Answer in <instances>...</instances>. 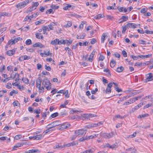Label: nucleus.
<instances>
[{
	"label": "nucleus",
	"mask_w": 153,
	"mask_h": 153,
	"mask_svg": "<svg viewBox=\"0 0 153 153\" xmlns=\"http://www.w3.org/2000/svg\"><path fill=\"white\" fill-rule=\"evenodd\" d=\"M51 84L50 81L46 78L42 80V85L40 89V92H43L44 91V87L48 90H49L51 89Z\"/></svg>",
	"instance_id": "nucleus-1"
},
{
	"label": "nucleus",
	"mask_w": 153,
	"mask_h": 153,
	"mask_svg": "<svg viewBox=\"0 0 153 153\" xmlns=\"http://www.w3.org/2000/svg\"><path fill=\"white\" fill-rule=\"evenodd\" d=\"M61 125V124L60 123V121H57L52 122L50 124L48 125L47 127L48 128V130H50L53 127Z\"/></svg>",
	"instance_id": "nucleus-2"
},
{
	"label": "nucleus",
	"mask_w": 153,
	"mask_h": 153,
	"mask_svg": "<svg viewBox=\"0 0 153 153\" xmlns=\"http://www.w3.org/2000/svg\"><path fill=\"white\" fill-rule=\"evenodd\" d=\"M113 83L111 82L108 83L106 87L105 90L104 89L103 90V92L106 94H109L111 92V87L112 86Z\"/></svg>",
	"instance_id": "nucleus-3"
},
{
	"label": "nucleus",
	"mask_w": 153,
	"mask_h": 153,
	"mask_svg": "<svg viewBox=\"0 0 153 153\" xmlns=\"http://www.w3.org/2000/svg\"><path fill=\"white\" fill-rule=\"evenodd\" d=\"M29 2V0H26L25 1L21 2L18 3L16 5V7L17 8L21 9L25 7V6Z\"/></svg>",
	"instance_id": "nucleus-4"
},
{
	"label": "nucleus",
	"mask_w": 153,
	"mask_h": 153,
	"mask_svg": "<svg viewBox=\"0 0 153 153\" xmlns=\"http://www.w3.org/2000/svg\"><path fill=\"white\" fill-rule=\"evenodd\" d=\"M118 146V144L117 143H115L111 145L109 143H106L104 146L105 148H109L112 149H116Z\"/></svg>",
	"instance_id": "nucleus-5"
},
{
	"label": "nucleus",
	"mask_w": 153,
	"mask_h": 153,
	"mask_svg": "<svg viewBox=\"0 0 153 153\" xmlns=\"http://www.w3.org/2000/svg\"><path fill=\"white\" fill-rule=\"evenodd\" d=\"M86 130L83 129L77 130L75 131V134L77 136L79 137L82 136L84 134Z\"/></svg>",
	"instance_id": "nucleus-6"
},
{
	"label": "nucleus",
	"mask_w": 153,
	"mask_h": 153,
	"mask_svg": "<svg viewBox=\"0 0 153 153\" xmlns=\"http://www.w3.org/2000/svg\"><path fill=\"white\" fill-rule=\"evenodd\" d=\"M145 80L146 82L153 81V74L151 73L146 74V79Z\"/></svg>",
	"instance_id": "nucleus-7"
},
{
	"label": "nucleus",
	"mask_w": 153,
	"mask_h": 153,
	"mask_svg": "<svg viewBox=\"0 0 153 153\" xmlns=\"http://www.w3.org/2000/svg\"><path fill=\"white\" fill-rule=\"evenodd\" d=\"M42 80L40 77H39L36 80V87L39 88V92H40L41 89V83L42 82Z\"/></svg>",
	"instance_id": "nucleus-8"
},
{
	"label": "nucleus",
	"mask_w": 153,
	"mask_h": 153,
	"mask_svg": "<svg viewBox=\"0 0 153 153\" xmlns=\"http://www.w3.org/2000/svg\"><path fill=\"white\" fill-rule=\"evenodd\" d=\"M126 26L128 27V28H135L137 27V25L135 24L129 23L126 24Z\"/></svg>",
	"instance_id": "nucleus-9"
},
{
	"label": "nucleus",
	"mask_w": 153,
	"mask_h": 153,
	"mask_svg": "<svg viewBox=\"0 0 153 153\" xmlns=\"http://www.w3.org/2000/svg\"><path fill=\"white\" fill-rule=\"evenodd\" d=\"M128 19V16H123L121 17V18L119 19L120 23H121L126 21V19Z\"/></svg>",
	"instance_id": "nucleus-10"
},
{
	"label": "nucleus",
	"mask_w": 153,
	"mask_h": 153,
	"mask_svg": "<svg viewBox=\"0 0 153 153\" xmlns=\"http://www.w3.org/2000/svg\"><path fill=\"white\" fill-rule=\"evenodd\" d=\"M64 146H63L61 144H58L53 146V148L54 149H61L64 148Z\"/></svg>",
	"instance_id": "nucleus-11"
},
{
	"label": "nucleus",
	"mask_w": 153,
	"mask_h": 153,
	"mask_svg": "<svg viewBox=\"0 0 153 153\" xmlns=\"http://www.w3.org/2000/svg\"><path fill=\"white\" fill-rule=\"evenodd\" d=\"M32 46L33 47H39L40 48H43L44 47V45L39 42L34 44Z\"/></svg>",
	"instance_id": "nucleus-12"
},
{
	"label": "nucleus",
	"mask_w": 153,
	"mask_h": 153,
	"mask_svg": "<svg viewBox=\"0 0 153 153\" xmlns=\"http://www.w3.org/2000/svg\"><path fill=\"white\" fill-rule=\"evenodd\" d=\"M57 22H52L50 23L48 25L50 30H53V26L57 25Z\"/></svg>",
	"instance_id": "nucleus-13"
},
{
	"label": "nucleus",
	"mask_w": 153,
	"mask_h": 153,
	"mask_svg": "<svg viewBox=\"0 0 153 153\" xmlns=\"http://www.w3.org/2000/svg\"><path fill=\"white\" fill-rule=\"evenodd\" d=\"M29 59V57L27 56L24 55L20 57L19 58V61H21L24 60L28 59Z\"/></svg>",
	"instance_id": "nucleus-14"
},
{
	"label": "nucleus",
	"mask_w": 153,
	"mask_h": 153,
	"mask_svg": "<svg viewBox=\"0 0 153 153\" xmlns=\"http://www.w3.org/2000/svg\"><path fill=\"white\" fill-rule=\"evenodd\" d=\"M113 84L115 85L114 88L118 92H119L122 91L121 89H120L118 87L117 84L115 82H113Z\"/></svg>",
	"instance_id": "nucleus-15"
},
{
	"label": "nucleus",
	"mask_w": 153,
	"mask_h": 153,
	"mask_svg": "<svg viewBox=\"0 0 153 153\" xmlns=\"http://www.w3.org/2000/svg\"><path fill=\"white\" fill-rule=\"evenodd\" d=\"M72 40H69L67 39L63 40V44H67L68 46L72 43Z\"/></svg>",
	"instance_id": "nucleus-16"
},
{
	"label": "nucleus",
	"mask_w": 153,
	"mask_h": 153,
	"mask_svg": "<svg viewBox=\"0 0 153 153\" xmlns=\"http://www.w3.org/2000/svg\"><path fill=\"white\" fill-rule=\"evenodd\" d=\"M15 52V51L13 49L11 50H9L7 51V54L8 56H11L13 55V54Z\"/></svg>",
	"instance_id": "nucleus-17"
},
{
	"label": "nucleus",
	"mask_w": 153,
	"mask_h": 153,
	"mask_svg": "<svg viewBox=\"0 0 153 153\" xmlns=\"http://www.w3.org/2000/svg\"><path fill=\"white\" fill-rule=\"evenodd\" d=\"M104 16L102 14H99L94 17V19H99L101 18H103Z\"/></svg>",
	"instance_id": "nucleus-18"
},
{
	"label": "nucleus",
	"mask_w": 153,
	"mask_h": 153,
	"mask_svg": "<svg viewBox=\"0 0 153 153\" xmlns=\"http://www.w3.org/2000/svg\"><path fill=\"white\" fill-rule=\"evenodd\" d=\"M39 152L40 151L38 149H35L29 150L28 152L29 153H39Z\"/></svg>",
	"instance_id": "nucleus-19"
},
{
	"label": "nucleus",
	"mask_w": 153,
	"mask_h": 153,
	"mask_svg": "<svg viewBox=\"0 0 153 153\" xmlns=\"http://www.w3.org/2000/svg\"><path fill=\"white\" fill-rule=\"evenodd\" d=\"M59 42V39H56L52 41L51 42V44L53 45H58V43Z\"/></svg>",
	"instance_id": "nucleus-20"
},
{
	"label": "nucleus",
	"mask_w": 153,
	"mask_h": 153,
	"mask_svg": "<svg viewBox=\"0 0 153 153\" xmlns=\"http://www.w3.org/2000/svg\"><path fill=\"white\" fill-rule=\"evenodd\" d=\"M118 10L120 12H122L124 11L125 12H127V9H126V7H120V8L118 7Z\"/></svg>",
	"instance_id": "nucleus-21"
},
{
	"label": "nucleus",
	"mask_w": 153,
	"mask_h": 153,
	"mask_svg": "<svg viewBox=\"0 0 153 153\" xmlns=\"http://www.w3.org/2000/svg\"><path fill=\"white\" fill-rule=\"evenodd\" d=\"M67 128V126L65 125V124H64L60 125L59 128V129L61 130H62L64 129Z\"/></svg>",
	"instance_id": "nucleus-22"
},
{
	"label": "nucleus",
	"mask_w": 153,
	"mask_h": 153,
	"mask_svg": "<svg viewBox=\"0 0 153 153\" xmlns=\"http://www.w3.org/2000/svg\"><path fill=\"white\" fill-rule=\"evenodd\" d=\"M22 145H23V144H22V143H18L14 146V147H13V150H16V149H15V148L19 147L21 146H22Z\"/></svg>",
	"instance_id": "nucleus-23"
},
{
	"label": "nucleus",
	"mask_w": 153,
	"mask_h": 153,
	"mask_svg": "<svg viewBox=\"0 0 153 153\" xmlns=\"http://www.w3.org/2000/svg\"><path fill=\"white\" fill-rule=\"evenodd\" d=\"M36 38L38 39H42L43 38V36L41 35V33H36Z\"/></svg>",
	"instance_id": "nucleus-24"
},
{
	"label": "nucleus",
	"mask_w": 153,
	"mask_h": 153,
	"mask_svg": "<svg viewBox=\"0 0 153 153\" xmlns=\"http://www.w3.org/2000/svg\"><path fill=\"white\" fill-rule=\"evenodd\" d=\"M106 35L105 33L103 34L101 37V42L102 43H103L105 40V38Z\"/></svg>",
	"instance_id": "nucleus-25"
},
{
	"label": "nucleus",
	"mask_w": 153,
	"mask_h": 153,
	"mask_svg": "<svg viewBox=\"0 0 153 153\" xmlns=\"http://www.w3.org/2000/svg\"><path fill=\"white\" fill-rule=\"evenodd\" d=\"M115 65V61L114 60L112 59L110 63V66L111 68H113Z\"/></svg>",
	"instance_id": "nucleus-26"
},
{
	"label": "nucleus",
	"mask_w": 153,
	"mask_h": 153,
	"mask_svg": "<svg viewBox=\"0 0 153 153\" xmlns=\"http://www.w3.org/2000/svg\"><path fill=\"white\" fill-rule=\"evenodd\" d=\"M124 70V68L123 67L120 66L117 68L116 71L118 72H120Z\"/></svg>",
	"instance_id": "nucleus-27"
},
{
	"label": "nucleus",
	"mask_w": 153,
	"mask_h": 153,
	"mask_svg": "<svg viewBox=\"0 0 153 153\" xmlns=\"http://www.w3.org/2000/svg\"><path fill=\"white\" fill-rule=\"evenodd\" d=\"M42 134L36 135L34 136V137H35V140H39L40 139L42 138Z\"/></svg>",
	"instance_id": "nucleus-28"
},
{
	"label": "nucleus",
	"mask_w": 153,
	"mask_h": 153,
	"mask_svg": "<svg viewBox=\"0 0 153 153\" xmlns=\"http://www.w3.org/2000/svg\"><path fill=\"white\" fill-rule=\"evenodd\" d=\"M14 44V42L13 41V39H10L8 42L6 46V48H7V46H8L9 45H12Z\"/></svg>",
	"instance_id": "nucleus-29"
},
{
	"label": "nucleus",
	"mask_w": 153,
	"mask_h": 153,
	"mask_svg": "<svg viewBox=\"0 0 153 153\" xmlns=\"http://www.w3.org/2000/svg\"><path fill=\"white\" fill-rule=\"evenodd\" d=\"M98 134H94L93 135H91L88 137L87 136L88 140L97 137Z\"/></svg>",
	"instance_id": "nucleus-30"
},
{
	"label": "nucleus",
	"mask_w": 153,
	"mask_h": 153,
	"mask_svg": "<svg viewBox=\"0 0 153 153\" xmlns=\"http://www.w3.org/2000/svg\"><path fill=\"white\" fill-rule=\"evenodd\" d=\"M85 140H88L87 136L83 137L80 138L79 140L80 142H83Z\"/></svg>",
	"instance_id": "nucleus-31"
},
{
	"label": "nucleus",
	"mask_w": 153,
	"mask_h": 153,
	"mask_svg": "<svg viewBox=\"0 0 153 153\" xmlns=\"http://www.w3.org/2000/svg\"><path fill=\"white\" fill-rule=\"evenodd\" d=\"M85 36L86 34L84 33L82 36L77 35L76 37L77 39H83Z\"/></svg>",
	"instance_id": "nucleus-32"
},
{
	"label": "nucleus",
	"mask_w": 153,
	"mask_h": 153,
	"mask_svg": "<svg viewBox=\"0 0 153 153\" xmlns=\"http://www.w3.org/2000/svg\"><path fill=\"white\" fill-rule=\"evenodd\" d=\"M114 135V133L113 132L109 133H107L108 138H110L113 137Z\"/></svg>",
	"instance_id": "nucleus-33"
},
{
	"label": "nucleus",
	"mask_w": 153,
	"mask_h": 153,
	"mask_svg": "<svg viewBox=\"0 0 153 153\" xmlns=\"http://www.w3.org/2000/svg\"><path fill=\"white\" fill-rule=\"evenodd\" d=\"M123 30L122 31V33L124 34L126 30L128 28V27L126 26V25L124 26H123L122 27Z\"/></svg>",
	"instance_id": "nucleus-34"
},
{
	"label": "nucleus",
	"mask_w": 153,
	"mask_h": 153,
	"mask_svg": "<svg viewBox=\"0 0 153 153\" xmlns=\"http://www.w3.org/2000/svg\"><path fill=\"white\" fill-rule=\"evenodd\" d=\"M19 74H17V73H16L15 74V76L14 77H13L12 79H13L15 78V77L16 76L17 77L16 78V79H15V81H17L19 80Z\"/></svg>",
	"instance_id": "nucleus-35"
},
{
	"label": "nucleus",
	"mask_w": 153,
	"mask_h": 153,
	"mask_svg": "<svg viewBox=\"0 0 153 153\" xmlns=\"http://www.w3.org/2000/svg\"><path fill=\"white\" fill-rule=\"evenodd\" d=\"M86 116L87 117H97V115H96L94 114H86Z\"/></svg>",
	"instance_id": "nucleus-36"
},
{
	"label": "nucleus",
	"mask_w": 153,
	"mask_h": 153,
	"mask_svg": "<svg viewBox=\"0 0 153 153\" xmlns=\"http://www.w3.org/2000/svg\"><path fill=\"white\" fill-rule=\"evenodd\" d=\"M67 6L64 7L63 9L65 10H67L69 8H71V5L69 4H66Z\"/></svg>",
	"instance_id": "nucleus-37"
},
{
	"label": "nucleus",
	"mask_w": 153,
	"mask_h": 153,
	"mask_svg": "<svg viewBox=\"0 0 153 153\" xmlns=\"http://www.w3.org/2000/svg\"><path fill=\"white\" fill-rule=\"evenodd\" d=\"M101 136L103 138H108L107 133H103L101 134Z\"/></svg>",
	"instance_id": "nucleus-38"
},
{
	"label": "nucleus",
	"mask_w": 153,
	"mask_h": 153,
	"mask_svg": "<svg viewBox=\"0 0 153 153\" xmlns=\"http://www.w3.org/2000/svg\"><path fill=\"white\" fill-rule=\"evenodd\" d=\"M81 112V111H78L77 110H74V109H72L70 111V113L71 114H73L74 112Z\"/></svg>",
	"instance_id": "nucleus-39"
},
{
	"label": "nucleus",
	"mask_w": 153,
	"mask_h": 153,
	"mask_svg": "<svg viewBox=\"0 0 153 153\" xmlns=\"http://www.w3.org/2000/svg\"><path fill=\"white\" fill-rule=\"evenodd\" d=\"M22 137V135L18 134L16 135L14 137V138L16 140H18L21 139Z\"/></svg>",
	"instance_id": "nucleus-40"
},
{
	"label": "nucleus",
	"mask_w": 153,
	"mask_h": 153,
	"mask_svg": "<svg viewBox=\"0 0 153 153\" xmlns=\"http://www.w3.org/2000/svg\"><path fill=\"white\" fill-rule=\"evenodd\" d=\"M25 44L26 45H30L32 44V42L30 39H27L25 42Z\"/></svg>",
	"instance_id": "nucleus-41"
},
{
	"label": "nucleus",
	"mask_w": 153,
	"mask_h": 153,
	"mask_svg": "<svg viewBox=\"0 0 153 153\" xmlns=\"http://www.w3.org/2000/svg\"><path fill=\"white\" fill-rule=\"evenodd\" d=\"M7 91L6 90H2L0 91V97H2L4 95V94L6 93Z\"/></svg>",
	"instance_id": "nucleus-42"
},
{
	"label": "nucleus",
	"mask_w": 153,
	"mask_h": 153,
	"mask_svg": "<svg viewBox=\"0 0 153 153\" xmlns=\"http://www.w3.org/2000/svg\"><path fill=\"white\" fill-rule=\"evenodd\" d=\"M13 66L11 65H10L7 67V70L8 71H13Z\"/></svg>",
	"instance_id": "nucleus-43"
},
{
	"label": "nucleus",
	"mask_w": 153,
	"mask_h": 153,
	"mask_svg": "<svg viewBox=\"0 0 153 153\" xmlns=\"http://www.w3.org/2000/svg\"><path fill=\"white\" fill-rule=\"evenodd\" d=\"M144 32L148 34H151L153 33V31H150L148 30H146Z\"/></svg>",
	"instance_id": "nucleus-44"
},
{
	"label": "nucleus",
	"mask_w": 153,
	"mask_h": 153,
	"mask_svg": "<svg viewBox=\"0 0 153 153\" xmlns=\"http://www.w3.org/2000/svg\"><path fill=\"white\" fill-rule=\"evenodd\" d=\"M42 29L43 30H45V31H49L50 30L49 27L47 26L42 27Z\"/></svg>",
	"instance_id": "nucleus-45"
},
{
	"label": "nucleus",
	"mask_w": 153,
	"mask_h": 153,
	"mask_svg": "<svg viewBox=\"0 0 153 153\" xmlns=\"http://www.w3.org/2000/svg\"><path fill=\"white\" fill-rule=\"evenodd\" d=\"M22 80L24 83L26 84H27L28 83V79L27 78H23Z\"/></svg>",
	"instance_id": "nucleus-46"
},
{
	"label": "nucleus",
	"mask_w": 153,
	"mask_h": 153,
	"mask_svg": "<svg viewBox=\"0 0 153 153\" xmlns=\"http://www.w3.org/2000/svg\"><path fill=\"white\" fill-rule=\"evenodd\" d=\"M72 25V22L70 21H68V23L66 25V26L65 27H70Z\"/></svg>",
	"instance_id": "nucleus-47"
},
{
	"label": "nucleus",
	"mask_w": 153,
	"mask_h": 153,
	"mask_svg": "<svg viewBox=\"0 0 153 153\" xmlns=\"http://www.w3.org/2000/svg\"><path fill=\"white\" fill-rule=\"evenodd\" d=\"M44 22L43 20H39L35 22V24L36 25H39L40 24L43 23Z\"/></svg>",
	"instance_id": "nucleus-48"
},
{
	"label": "nucleus",
	"mask_w": 153,
	"mask_h": 153,
	"mask_svg": "<svg viewBox=\"0 0 153 153\" xmlns=\"http://www.w3.org/2000/svg\"><path fill=\"white\" fill-rule=\"evenodd\" d=\"M130 57L134 60H136L138 59V56H137L134 55H131L130 56Z\"/></svg>",
	"instance_id": "nucleus-49"
},
{
	"label": "nucleus",
	"mask_w": 153,
	"mask_h": 153,
	"mask_svg": "<svg viewBox=\"0 0 153 153\" xmlns=\"http://www.w3.org/2000/svg\"><path fill=\"white\" fill-rule=\"evenodd\" d=\"M58 112H56V113H55L53 114H52L51 115V116L52 117V118H54L56 117H57V116H58Z\"/></svg>",
	"instance_id": "nucleus-50"
},
{
	"label": "nucleus",
	"mask_w": 153,
	"mask_h": 153,
	"mask_svg": "<svg viewBox=\"0 0 153 153\" xmlns=\"http://www.w3.org/2000/svg\"><path fill=\"white\" fill-rule=\"evenodd\" d=\"M98 89L96 88L95 90H92L91 92L92 94H95L96 92L98 91Z\"/></svg>",
	"instance_id": "nucleus-51"
},
{
	"label": "nucleus",
	"mask_w": 153,
	"mask_h": 153,
	"mask_svg": "<svg viewBox=\"0 0 153 153\" xmlns=\"http://www.w3.org/2000/svg\"><path fill=\"white\" fill-rule=\"evenodd\" d=\"M53 10L52 9H50L49 10H48L46 12V14H50L51 13H53Z\"/></svg>",
	"instance_id": "nucleus-52"
},
{
	"label": "nucleus",
	"mask_w": 153,
	"mask_h": 153,
	"mask_svg": "<svg viewBox=\"0 0 153 153\" xmlns=\"http://www.w3.org/2000/svg\"><path fill=\"white\" fill-rule=\"evenodd\" d=\"M92 152V150L91 149H89L85 151L81 152V153H89Z\"/></svg>",
	"instance_id": "nucleus-53"
},
{
	"label": "nucleus",
	"mask_w": 153,
	"mask_h": 153,
	"mask_svg": "<svg viewBox=\"0 0 153 153\" xmlns=\"http://www.w3.org/2000/svg\"><path fill=\"white\" fill-rule=\"evenodd\" d=\"M147 9L146 8H144L141 9L140 12L142 13H144L147 11Z\"/></svg>",
	"instance_id": "nucleus-54"
},
{
	"label": "nucleus",
	"mask_w": 153,
	"mask_h": 153,
	"mask_svg": "<svg viewBox=\"0 0 153 153\" xmlns=\"http://www.w3.org/2000/svg\"><path fill=\"white\" fill-rule=\"evenodd\" d=\"M12 85L11 83H8L6 86V87L8 89H10L11 88Z\"/></svg>",
	"instance_id": "nucleus-55"
},
{
	"label": "nucleus",
	"mask_w": 153,
	"mask_h": 153,
	"mask_svg": "<svg viewBox=\"0 0 153 153\" xmlns=\"http://www.w3.org/2000/svg\"><path fill=\"white\" fill-rule=\"evenodd\" d=\"M45 68L46 70L49 71H50L51 70V67L50 66H47L46 65H45Z\"/></svg>",
	"instance_id": "nucleus-56"
},
{
	"label": "nucleus",
	"mask_w": 153,
	"mask_h": 153,
	"mask_svg": "<svg viewBox=\"0 0 153 153\" xmlns=\"http://www.w3.org/2000/svg\"><path fill=\"white\" fill-rule=\"evenodd\" d=\"M105 59V57L102 55H100L99 57V60L100 61H103Z\"/></svg>",
	"instance_id": "nucleus-57"
},
{
	"label": "nucleus",
	"mask_w": 153,
	"mask_h": 153,
	"mask_svg": "<svg viewBox=\"0 0 153 153\" xmlns=\"http://www.w3.org/2000/svg\"><path fill=\"white\" fill-rule=\"evenodd\" d=\"M65 50L66 51H68V53L69 54H70L71 53V49L69 48L68 47H66L65 48Z\"/></svg>",
	"instance_id": "nucleus-58"
},
{
	"label": "nucleus",
	"mask_w": 153,
	"mask_h": 153,
	"mask_svg": "<svg viewBox=\"0 0 153 153\" xmlns=\"http://www.w3.org/2000/svg\"><path fill=\"white\" fill-rule=\"evenodd\" d=\"M122 53L124 57H126L127 56V53L125 51H122Z\"/></svg>",
	"instance_id": "nucleus-59"
},
{
	"label": "nucleus",
	"mask_w": 153,
	"mask_h": 153,
	"mask_svg": "<svg viewBox=\"0 0 153 153\" xmlns=\"http://www.w3.org/2000/svg\"><path fill=\"white\" fill-rule=\"evenodd\" d=\"M39 4L38 2H36L34 3L32 7H33L34 8L35 7H36V8L38 6Z\"/></svg>",
	"instance_id": "nucleus-60"
},
{
	"label": "nucleus",
	"mask_w": 153,
	"mask_h": 153,
	"mask_svg": "<svg viewBox=\"0 0 153 153\" xmlns=\"http://www.w3.org/2000/svg\"><path fill=\"white\" fill-rule=\"evenodd\" d=\"M46 7H44L42 6L40 7L39 8L40 10L42 12H43L44 10L45 9V8Z\"/></svg>",
	"instance_id": "nucleus-61"
},
{
	"label": "nucleus",
	"mask_w": 153,
	"mask_h": 153,
	"mask_svg": "<svg viewBox=\"0 0 153 153\" xmlns=\"http://www.w3.org/2000/svg\"><path fill=\"white\" fill-rule=\"evenodd\" d=\"M97 42L95 38H93L91 41V44H94Z\"/></svg>",
	"instance_id": "nucleus-62"
},
{
	"label": "nucleus",
	"mask_w": 153,
	"mask_h": 153,
	"mask_svg": "<svg viewBox=\"0 0 153 153\" xmlns=\"http://www.w3.org/2000/svg\"><path fill=\"white\" fill-rule=\"evenodd\" d=\"M143 63L141 62H137L136 63L135 66H142L143 65Z\"/></svg>",
	"instance_id": "nucleus-63"
},
{
	"label": "nucleus",
	"mask_w": 153,
	"mask_h": 153,
	"mask_svg": "<svg viewBox=\"0 0 153 153\" xmlns=\"http://www.w3.org/2000/svg\"><path fill=\"white\" fill-rule=\"evenodd\" d=\"M153 106V104L152 103L148 104L145 106V107L146 108H147L150 106Z\"/></svg>",
	"instance_id": "nucleus-64"
}]
</instances>
